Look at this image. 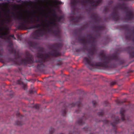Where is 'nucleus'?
<instances>
[{
    "label": "nucleus",
    "instance_id": "obj_1",
    "mask_svg": "<svg viewBox=\"0 0 134 134\" xmlns=\"http://www.w3.org/2000/svg\"><path fill=\"white\" fill-rule=\"evenodd\" d=\"M40 21V24L35 25V27H38L41 26L43 27H47L50 26L55 25L56 23L55 20L53 17L50 18L47 21L41 19Z\"/></svg>",
    "mask_w": 134,
    "mask_h": 134
},
{
    "label": "nucleus",
    "instance_id": "obj_2",
    "mask_svg": "<svg viewBox=\"0 0 134 134\" xmlns=\"http://www.w3.org/2000/svg\"><path fill=\"white\" fill-rule=\"evenodd\" d=\"M20 17L25 22L27 23H33L35 22V19L31 15H28L27 16L21 15Z\"/></svg>",
    "mask_w": 134,
    "mask_h": 134
},
{
    "label": "nucleus",
    "instance_id": "obj_3",
    "mask_svg": "<svg viewBox=\"0 0 134 134\" xmlns=\"http://www.w3.org/2000/svg\"><path fill=\"white\" fill-rule=\"evenodd\" d=\"M8 33V29L3 26L0 27V37L4 36L5 37L4 39H8L9 37L7 35Z\"/></svg>",
    "mask_w": 134,
    "mask_h": 134
},
{
    "label": "nucleus",
    "instance_id": "obj_4",
    "mask_svg": "<svg viewBox=\"0 0 134 134\" xmlns=\"http://www.w3.org/2000/svg\"><path fill=\"white\" fill-rule=\"evenodd\" d=\"M19 5L18 4H15L13 5V8L16 9H18L19 7Z\"/></svg>",
    "mask_w": 134,
    "mask_h": 134
},
{
    "label": "nucleus",
    "instance_id": "obj_5",
    "mask_svg": "<svg viewBox=\"0 0 134 134\" xmlns=\"http://www.w3.org/2000/svg\"><path fill=\"white\" fill-rule=\"evenodd\" d=\"M84 60L86 61L88 64H89L90 63V61L89 59L87 58H84Z\"/></svg>",
    "mask_w": 134,
    "mask_h": 134
},
{
    "label": "nucleus",
    "instance_id": "obj_6",
    "mask_svg": "<svg viewBox=\"0 0 134 134\" xmlns=\"http://www.w3.org/2000/svg\"><path fill=\"white\" fill-rule=\"evenodd\" d=\"M120 113L121 114V116L122 117V119L123 120H124V115L123 114V113H122V112H121Z\"/></svg>",
    "mask_w": 134,
    "mask_h": 134
},
{
    "label": "nucleus",
    "instance_id": "obj_7",
    "mask_svg": "<svg viewBox=\"0 0 134 134\" xmlns=\"http://www.w3.org/2000/svg\"><path fill=\"white\" fill-rule=\"evenodd\" d=\"M54 3L56 4H59V2L57 1H54Z\"/></svg>",
    "mask_w": 134,
    "mask_h": 134
},
{
    "label": "nucleus",
    "instance_id": "obj_8",
    "mask_svg": "<svg viewBox=\"0 0 134 134\" xmlns=\"http://www.w3.org/2000/svg\"><path fill=\"white\" fill-rule=\"evenodd\" d=\"M36 22H38V21H39V19H37L36 20Z\"/></svg>",
    "mask_w": 134,
    "mask_h": 134
},
{
    "label": "nucleus",
    "instance_id": "obj_9",
    "mask_svg": "<svg viewBox=\"0 0 134 134\" xmlns=\"http://www.w3.org/2000/svg\"><path fill=\"white\" fill-rule=\"evenodd\" d=\"M10 36L12 37H14V35H11Z\"/></svg>",
    "mask_w": 134,
    "mask_h": 134
},
{
    "label": "nucleus",
    "instance_id": "obj_10",
    "mask_svg": "<svg viewBox=\"0 0 134 134\" xmlns=\"http://www.w3.org/2000/svg\"><path fill=\"white\" fill-rule=\"evenodd\" d=\"M94 102V105L96 103V102Z\"/></svg>",
    "mask_w": 134,
    "mask_h": 134
},
{
    "label": "nucleus",
    "instance_id": "obj_11",
    "mask_svg": "<svg viewBox=\"0 0 134 134\" xmlns=\"http://www.w3.org/2000/svg\"><path fill=\"white\" fill-rule=\"evenodd\" d=\"M26 86H25V88H26ZM25 89V88H24V89Z\"/></svg>",
    "mask_w": 134,
    "mask_h": 134
},
{
    "label": "nucleus",
    "instance_id": "obj_12",
    "mask_svg": "<svg viewBox=\"0 0 134 134\" xmlns=\"http://www.w3.org/2000/svg\"><path fill=\"white\" fill-rule=\"evenodd\" d=\"M37 32H38L37 31H36V32H36V33H37Z\"/></svg>",
    "mask_w": 134,
    "mask_h": 134
}]
</instances>
